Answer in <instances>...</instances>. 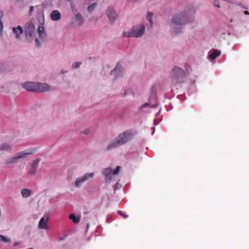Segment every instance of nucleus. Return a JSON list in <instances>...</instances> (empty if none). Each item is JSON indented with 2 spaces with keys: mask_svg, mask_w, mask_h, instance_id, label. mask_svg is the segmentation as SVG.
Returning a JSON list of instances; mask_svg holds the SVG:
<instances>
[{
  "mask_svg": "<svg viewBox=\"0 0 249 249\" xmlns=\"http://www.w3.org/2000/svg\"><path fill=\"white\" fill-rule=\"evenodd\" d=\"M135 134V132L131 130H127L121 133L114 141L109 144L107 150H109L126 143L132 139Z\"/></svg>",
  "mask_w": 249,
  "mask_h": 249,
  "instance_id": "nucleus-1",
  "label": "nucleus"
},
{
  "mask_svg": "<svg viewBox=\"0 0 249 249\" xmlns=\"http://www.w3.org/2000/svg\"><path fill=\"white\" fill-rule=\"evenodd\" d=\"M187 72L181 68L174 66L171 70L170 76L173 84L181 83L185 81Z\"/></svg>",
  "mask_w": 249,
  "mask_h": 249,
  "instance_id": "nucleus-2",
  "label": "nucleus"
},
{
  "mask_svg": "<svg viewBox=\"0 0 249 249\" xmlns=\"http://www.w3.org/2000/svg\"><path fill=\"white\" fill-rule=\"evenodd\" d=\"M194 18L189 16L188 12L185 10L183 12L175 15L172 19V22L175 25H181L187 23L192 22Z\"/></svg>",
  "mask_w": 249,
  "mask_h": 249,
  "instance_id": "nucleus-3",
  "label": "nucleus"
},
{
  "mask_svg": "<svg viewBox=\"0 0 249 249\" xmlns=\"http://www.w3.org/2000/svg\"><path fill=\"white\" fill-rule=\"evenodd\" d=\"M145 31V27L143 25H139L133 27L130 31L124 32L123 36L126 37H139L142 36Z\"/></svg>",
  "mask_w": 249,
  "mask_h": 249,
  "instance_id": "nucleus-4",
  "label": "nucleus"
},
{
  "mask_svg": "<svg viewBox=\"0 0 249 249\" xmlns=\"http://www.w3.org/2000/svg\"><path fill=\"white\" fill-rule=\"evenodd\" d=\"M34 149H28L23 151L19 152L17 153L15 156L5 160V163L10 164L17 162L18 160L21 158H26L27 155L33 154L34 152Z\"/></svg>",
  "mask_w": 249,
  "mask_h": 249,
  "instance_id": "nucleus-5",
  "label": "nucleus"
},
{
  "mask_svg": "<svg viewBox=\"0 0 249 249\" xmlns=\"http://www.w3.org/2000/svg\"><path fill=\"white\" fill-rule=\"evenodd\" d=\"M35 31V26L32 21L27 22L25 27V35L27 38L31 37Z\"/></svg>",
  "mask_w": 249,
  "mask_h": 249,
  "instance_id": "nucleus-6",
  "label": "nucleus"
},
{
  "mask_svg": "<svg viewBox=\"0 0 249 249\" xmlns=\"http://www.w3.org/2000/svg\"><path fill=\"white\" fill-rule=\"evenodd\" d=\"M93 173H86L83 177L77 178L75 181L76 186L78 187H80L82 183H83L89 178L93 177Z\"/></svg>",
  "mask_w": 249,
  "mask_h": 249,
  "instance_id": "nucleus-7",
  "label": "nucleus"
},
{
  "mask_svg": "<svg viewBox=\"0 0 249 249\" xmlns=\"http://www.w3.org/2000/svg\"><path fill=\"white\" fill-rule=\"evenodd\" d=\"M107 15L111 22H114L116 18L117 14L112 7H109L106 12Z\"/></svg>",
  "mask_w": 249,
  "mask_h": 249,
  "instance_id": "nucleus-8",
  "label": "nucleus"
},
{
  "mask_svg": "<svg viewBox=\"0 0 249 249\" xmlns=\"http://www.w3.org/2000/svg\"><path fill=\"white\" fill-rule=\"evenodd\" d=\"M50 89V86L45 83H36V90L37 92H44Z\"/></svg>",
  "mask_w": 249,
  "mask_h": 249,
  "instance_id": "nucleus-9",
  "label": "nucleus"
},
{
  "mask_svg": "<svg viewBox=\"0 0 249 249\" xmlns=\"http://www.w3.org/2000/svg\"><path fill=\"white\" fill-rule=\"evenodd\" d=\"M36 82H27L22 84L23 88L29 91H36Z\"/></svg>",
  "mask_w": 249,
  "mask_h": 249,
  "instance_id": "nucleus-10",
  "label": "nucleus"
},
{
  "mask_svg": "<svg viewBox=\"0 0 249 249\" xmlns=\"http://www.w3.org/2000/svg\"><path fill=\"white\" fill-rule=\"evenodd\" d=\"M112 169L110 167L105 168L103 170V174L105 176L106 182L109 183L112 178Z\"/></svg>",
  "mask_w": 249,
  "mask_h": 249,
  "instance_id": "nucleus-11",
  "label": "nucleus"
},
{
  "mask_svg": "<svg viewBox=\"0 0 249 249\" xmlns=\"http://www.w3.org/2000/svg\"><path fill=\"white\" fill-rule=\"evenodd\" d=\"M40 161L39 159H36L33 161L32 166L29 170V174L30 175H35L38 166V163Z\"/></svg>",
  "mask_w": 249,
  "mask_h": 249,
  "instance_id": "nucleus-12",
  "label": "nucleus"
},
{
  "mask_svg": "<svg viewBox=\"0 0 249 249\" xmlns=\"http://www.w3.org/2000/svg\"><path fill=\"white\" fill-rule=\"evenodd\" d=\"M48 217H46L45 218L44 217H42L39 222L38 224V228L40 229H48V227L47 226V223L48 222Z\"/></svg>",
  "mask_w": 249,
  "mask_h": 249,
  "instance_id": "nucleus-13",
  "label": "nucleus"
},
{
  "mask_svg": "<svg viewBox=\"0 0 249 249\" xmlns=\"http://www.w3.org/2000/svg\"><path fill=\"white\" fill-rule=\"evenodd\" d=\"M50 17L52 20L56 21L60 19L61 14L58 10H53L51 12Z\"/></svg>",
  "mask_w": 249,
  "mask_h": 249,
  "instance_id": "nucleus-14",
  "label": "nucleus"
},
{
  "mask_svg": "<svg viewBox=\"0 0 249 249\" xmlns=\"http://www.w3.org/2000/svg\"><path fill=\"white\" fill-rule=\"evenodd\" d=\"M220 54V52L217 50L214 49L213 50L212 52H210L209 53L208 57L212 60H214L217 56H218Z\"/></svg>",
  "mask_w": 249,
  "mask_h": 249,
  "instance_id": "nucleus-15",
  "label": "nucleus"
},
{
  "mask_svg": "<svg viewBox=\"0 0 249 249\" xmlns=\"http://www.w3.org/2000/svg\"><path fill=\"white\" fill-rule=\"evenodd\" d=\"M13 31L16 35L17 38H18L19 36L22 34L23 32L22 28L19 25H18L17 28L14 27L13 28Z\"/></svg>",
  "mask_w": 249,
  "mask_h": 249,
  "instance_id": "nucleus-16",
  "label": "nucleus"
},
{
  "mask_svg": "<svg viewBox=\"0 0 249 249\" xmlns=\"http://www.w3.org/2000/svg\"><path fill=\"white\" fill-rule=\"evenodd\" d=\"M11 150V146L7 143H3L0 145V151H9Z\"/></svg>",
  "mask_w": 249,
  "mask_h": 249,
  "instance_id": "nucleus-17",
  "label": "nucleus"
},
{
  "mask_svg": "<svg viewBox=\"0 0 249 249\" xmlns=\"http://www.w3.org/2000/svg\"><path fill=\"white\" fill-rule=\"evenodd\" d=\"M21 194L23 197H28L31 195V190L28 189H23L21 190Z\"/></svg>",
  "mask_w": 249,
  "mask_h": 249,
  "instance_id": "nucleus-18",
  "label": "nucleus"
},
{
  "mask_svg": "<svg viewBox=\"0 0 249 249\" xmlns=\"http://www.w3.org/2000/svg\"><path fill=\"white\" fill-rule=\"evenodd\" d=\"M39 37L43 39L45 37L44 28L42 26H39L37 29Z\"/></svg>",
  "mask_w": 249,
  "mask_h": 249,
  "instance_id": "nucleus-19",
  "label": "nucleus"
},
{
  "mask_svg": "<svg viewBox=\"0 0 249 249\" xmlns=\"http://www.w3.org/2000/svg\"><path fill=\"white\" fill-rule=\"evenodd\" d=\"M69 218L72 220L74 223H78L80 219L79 218H77L76 215L73 213H71L69 215Z\"/></svg>",
  "mask_w": 249,
  "mask_h": 249,
  "instance_id": "nucleus-20",
  "label": "nucleus"
},
{
  "mask_svg": "<svg viewBox=\"0 0 249 249\" xmlns=\"http://www.w3.org/2000/svg\"><path fill=\"white\" fill-rule=\"evenodd\" d=\"M153 16V14L150 12H148L146 15V18L149 21L150 25L151 26H153V22L152 19V17Z\"/></svg>",
  "mask_w": 249,
  "mask_h": 249,
  "instance_id": "nucleus-21",
  "label": "nucleus"
},
{
  "mask_svg": "<svg viewBox=\"0 0 249 249\" xmlns=\"http://www.w3.org/2000/svg\"><path fill=\"white\" fill-rule=\"evenodd\" d=\"M0 241H3L4 242L8 243L11 241V239L10 238L4 236L2 235H0Z\"/></svg>",
  "mask_w": 249,
  "mask_h": 249,
  "instance_id": "nucleus-22",
  "label": "nucleus"
},
{
  "mask_svg": "<svg viewBox=\"0 0 249 249\" xmlns=\"http://www.w3.org/2000/svg\"><path fill=\"white\" fill-rule=\"evenodd\" d=\"M75 18L77 21H79L81 22L83 21L82 16L79 13H78L76 15Z\"/></svg>",
  "mask_w": 249,
  "mask_h": 249,
  "instance_id": "nucleus-23",
  "label": "nucleus"
},
{
  "mask_svg": "<svg viewBox=\"0 0 249 249\" xmlns=\"http://www.w3.org/2000/svg\"><path fill=\"white\" fill-rule=\"evenodd\" d=\"M96 3H93L88 7L87 10L89 12H91L95 8Z\"/></svg>",
  "mask_w": 249,
  "mask_h": 249,
  "instance_id": "nucleus-24",
  "label": "nucleus"
},
{
  "mask_svg": "<svg viewBox=\"0 0 249 249\" xmlns=\"http://www.w3.org/2000/svg\"><path fill=\"white\" fill-rule=\"evenodd\" d=\"M81 63L80 62H76L72 64V68L76 69L79 67L80 65H81Z\"/></svg>",
  "mask_w": 249,
  "mask_h": 249,
  "instance_id": "nucleus-25",
  "label": "nucleus"
},
{
  "mask_svg": "<svg viewBox=\"0 0 249 249\" xmlns=\"http://www.w3.org/2000/svg\"><path fill=\"white\" fill-rule=\"evenodd\" d=\"M120 169V166H117L116 167V168L114 170L112 174L113 175H117L119 173Z\"/></svg>",
  "mask_w": 249,
  "mask_h": 249,
  "instance_id": "nucleus-26",
  "label": "nucleus"
},
{
  "mask_svg": "<svg viewBox=\"0 0 249 249\" xmlns=\"http://www.w3.org/2000/svg\"><path fill=\"white\" fill-rule=\"evenodd\" d=\"M3 17V13L2 11H0V32L1 31L2 28V24L1 18Z\"/></svg>",
  "mask_w": 249,
  "mask_h": 249,
  "instance_id": "nucleus-27",
  "label": "nucleus"
},
{
  "mask_svg": "<svg viewBox=\"0 0 249 249\" xmlns=\"http://www.w3.org/2000/svg\"><path fill=\"white\" fill-rule=\"evenodd\" d=\"M34 11V6H30L29 12V15L30 16H31L32 15V13H33Z\"/></svg>",
  "mask_w": 249,
  "mask_h": 249,
  "instance_id": "nucleus-28",
  "label": "nucleus"
},
{
  "mask_svg": "<svg viewBox=\"0 0 249 249\" xmlns=\"http://www.w3.org/2000/svg\"><path fill=\"white\" fill-rule=\"evenodd\" d=\"M118 65H117L116 67L111 72H110V74L112 75L114 73H115L118 70Z\"/></svg>",
  "mask_w": 249,
  "mask_h": 249,
  "instance_id": "nucleus-29",
  "label": "nucleus"
},
{
  "mask_svg": "<svg viewBox=\"0 0 249 249\" xmlns=\"http://www.w3.org/2000/svg\"><path fill=\"white\" fill-rule=\"evenodd\" d=\"M214 5H215V6H216V7H218V8H219V7H220V5H219V1H218V0H215L214 1Z\"/></svg>",
  "mask_w": 249,
  "mask_h": 249,
  "instance_id": "nucleus-30",
  "label": "nucleus"
},
{
  "mask_svg": "<svg viewBox=\"0 0 249 249\" xmlns=\"http://www.w3.org/2000/svg\"><path fill=\"white\" fill-rule=\"evenodd\" d=\"M4 70V65L0 63V71H2Z\"/></svg>",
  "mask_w": 249,
  "mask_h": 249,
  "instance_id": "nucleus-31",
  "label": "nucleus"
},
{
  "mask_svg": "<svg viewBox=\"0 0 249 249\" xmlns=\"http://www.w3.org/2000/svg\"><path fill=\"white\" fill-rule=\"evenodd\" d=\"M118 213L122 215L124 217V218H127L128 217V215H124V214H123V212L122 211H118Z\"/></svg>",
  "mask_w": 249,
  "mask_h": 249,
  "instance_id": "nucleus-32",
  "label": "nucleus"
},
{
  "mask_svg": "<svg viewBox=\"0 0 249 249\" xmlns=\"http://www.w3.org/2000/svg\"><path fill=\"white\" fill-rule=\"evenodd\" d=\"M36 42L37 46H39L40 45V43L38 39H36Z\"/></svg>",
  "mask_w": 249,
  "mask_h": 249,
  "instance_id": "nucleus-33",
  "label": "nucleus"
},
{
  "mask_svg": "<svg viewBox=\"0 0 249 249\" xmlns=\"http://www.w3.org/2000/svg\"><path fill=\"white\" fill-rule=\"evenodd\" d=\"M244 13L245 14V15H249V12L248 11H245L244 12Z\"/></svg>",
  "mask_w": 249,
  "mask_h": 249,
  "instance_id": "nucleus-34",
  "label": "nucleus"
},
{
  "mask_svg": "<svg viewBox=\"0 0 249 249\" xmlns=\"http://www.w3.org/2000/svg\"><path fill=\"white\" fill-rule=\"evenodd\" d=\"M18 245V243L16 242V243H15L14 245V246H16V245Z\"/></svg>",
  "mask_w": 249,
  "mask_h": 249,
  "instance_id": "nucleus-35",
  "label": "nucleus"
},
{
  "mask_svg": "<svg viewBox=\"0 0 249 249\" xmlns=\"http://www.w3.org/2000/svg\"><path fill=\"white\" fill-rule=\"evenodd\" d=\"M187 64H185V68H186V70H187Z\"/></svg>",
  "mask_w": 249,
  "mask_h": 249,
  "instance_id": "nucleus-36",
  "label": "nucleus"
}]
</instances>
